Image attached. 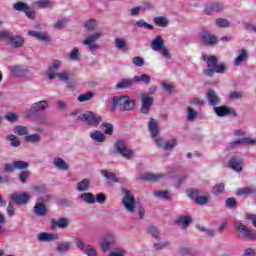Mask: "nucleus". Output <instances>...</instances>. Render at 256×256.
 Returning <instances> with one entry per match:
<instances>
[{
    "label": "nucleus",
    "instance_id": "7ed1b4c3",
    "mask_svg": "<svg viewBox=\"0 0 256 256\" xmlns=\"http://www.w3.org/2000/svg\"><path fill=\"white\" fill-rule=\"evenodd\" d=\"M164 45H165V40L163 39V37L156 36L152 40L150 47L152 51L161 53L164 59H171V54L169 53V50Z\"/></svg>",
    "mask_w": 256,
    "mask_h": 256
},
{
    "label": "nucleus",
    "instance_id": "2eb2a0df",
    "mask_svg": "<svg viewBox=\"0 0 256 256\" xmlns=\"http://www.w3.org/2000/svg\"><path fill=\"white\" fill-rule=\"evenodd\" d=\"M113 245H115V235L107 234L103 237L101 242L102 251H109V249H113Z\"/></svg>",
    "mask_w": 256,
    "mask_h": 256
},
{
    "label": "nucleus",
    "instance_id": "a18cd8bd",
    "mask_svg": "<svg viewBox=\"0 0 256 256\" xmlns=\"http://www.w3.org/2000/svg\"><path fill=\"white\" fill-rule=\"evenodd\" d=\"M148 233L149 235H151L152 237H154V239H161V232H159V228L156 226H150L148 228Z\"/></svg>",
    "mask_w": 256,
    "mask_h": 256
},
{
    "label": "nucleus",
    "instance_id": "f8f14e48",
    "mask_svg": "<svg viewBox=\"0 0 256 256\" xmlns=\"http://www.w3.org/2000/svg\"><path fill=\"white\" fill-rule=\"evenodd\" d=\"M213 110L218 117H227V115H230L231 117H237V112L235 109L229 108L227 106H214Z\"/></svg>",
    "mask_w": 256,
    "mask_h": 256
},
{
    "label": "nucleus",
    "instance_id": "1a4fd4ad",
    "mask_svg": "<svg viewBox=\"0 0 256 256\" xmlns=\"http://www.w3.org/2000/svg\"><path fill=\"white\" fill-rule=\"evenodd\" d=\"M75 245L78 247L79 250L82 251V253H85L87 256H95L97 255V251H95V248H93L91 245H85V241L81 238L75 239Z\"/></svg>",
    "mask_w": 256,
    "mask_h": 256
},
{
    "label": "nucleus",
    "instance_id": "864d4df0",
    "mask_svg": "<svg viewBox=\"0 0 256 256\" xmlns=\"http://www.w3.org/2000/svg\"><path fill=\"white\" fill-rule=\"evenodd\" d=\"M177 145V140L172 139L170 141H166L164 143V146L162 149H164V151H171L173 150V148Z\"/></svg>",
    "mask_w": 256,
    "mask_h": 256
},
{
    "label": "nucleus",
    "instance_id": "4be33fe9",
    "mask_svg": "<svg viewBox=\"0 0 256 256\" xmlns=\"http://www.w3.org/2000/svg\"><path fill=\"white\" fill-rule=\"evenodd\" d=\"M225 7L221 3L210 4L205 7L204 13L205 15H213V13H219V11H223Z\"/></svg>",
    "mask_w": 256,
    "mask_h": 256
},
{
    "label": "nucleus",
    "instance_id": "6e6d98bb",
    "mask_svg": "<svg viewBox=\"0 0 256 256\" xmlns=\"http://www.w3.org/2000/svg\"><path fill=\"white\" fill-rule=\"evenodd\" d=\"M91 99H93V93L92 92H86V93L81 94L80 96H78V101L80 103H83L85 101H91Z\"/></svg>",
    "mask_w": 256,
    "mask_h": 256
},
{
    "label": "nucleus",
    "instance_id": "b1692460",
    "mask_svg": "<svg viewBox=\"0 0 256 256\" xmlns=\"http://www.w3.org/2000/svg\"><path fill=\"white\" fill-rule=\"evenodd\" d=\"M8 40L10 41V44L11 46L14 48V49H19L21 48V46L23 45V43H25V39L23 38V36H19V35H16V36H9Z\"/></svg>",
    "mask_w": 256,
    "mask_h": 256
},
{
    "label": "nucleus",
    "instance_id": "774afa93",
    "mask_svg": "<svg viewBox=\"0 0 256 256\" xmlns=\"http://www.w3.org/2000/svg\"><path fill=\"white\" fill-rule=\"evenodd\" d=\"M102 127H105V135H111L113 133V124L103 122Z\"/></svg>",
    "mask_w": 256,
    "mask_h": 256
},
{
    "label": "nucleus",
    "instance_id": "49530a36",
    "mask_svg": "<svg viewBox=\"0 0 256 256\" xmlns=\"http://www.w3.org/2000/svg\"><path fill=\"white\" fill-rule=\"evenodd\" d=\"M14 133L20 136L29 135V129H27L25 126H15Z\"/></svg>",
    "mask_w": 256,
    "mask_h": 256
},
{
    "label": "nucleus",
    "instance_id": "4468645a",
    "mask_svg": "<svg viewBox=\"0 0 256 256\" xmlns=\"http://www.w3.org/2000/svg\"><path fill=\"white\" fill-rule=\"evenodd\" d=\"M59 234L40 232L37 235V241L40 243H51V241H58Z\"/></svg>",
    "mask_w": 256,
    "mask_h": 256
},
{
    "label": "nucleus",
    "instance_id": "79ce46f5",
    "mask_svg": "<svg viewBox=\"0 0 256 256\" xmlns=\"http://www.w3.org/2000/svg\"><path fill=\"white\" fill-rule=\"evenodd\" d=\"M255 192H256V190L254 188L245 187V188L238 190L237 195H239V197H247V195H252V193H255Z\"/></svg>",
    "mask_w": 256,
    "mask_h": 256
},
{
    "label": "nucleus",
    "instance_id": "9d476101",
    "mask_svg": "<svg viewBox=\"0 0 256 256\" xmlns=\"http://www.w3.org/2000/svg\"><path fill=\"white\" fill-rule=\"evenodd\" d=\"M115 149L122 157H125V159H131V157H133V151L127 149V143L124 140H118L115 143Z\"/></svg>",
    "mask_w": 256,
    "mask_h": 256
},
{
    "label": "nucleus",
    "instance_id": "5701e85b",
    "mask_svg": "<svg viewBox=\"0 0 256 256\" xmlns=\"http://www.w3.org/2000/svg\"><path fill=\"white\" fill-rule=\"evenodd\" d=\"M249 59V51L245 49L239 50V55L234 60V65L239 67L242 63H245Z\"/></svg>",
    "mask_w": 256,
    "mask_h": 256
},
{
    "label": "nucleus",
    "instance_id": "cd10ccee",
    "mask_svg": "<svg viewBox=\"0 0 256 256\" xmlns=\"http://www.w3.org/2000/svg\"><path fill=\"white\" fill-rule=\"evenodd\" d=\"M53 165L60 171H69V164H67L61 157L54 158Z\"/></svg>",
    "mask_w": 256,
    "mask_h": 256
},
{
    "label": "nucleus",
    "instance_id": "aec40b11",
    "mask_svg": "<svg viewBox=\"0 0 256 256\" xmlns=\"http://www.w3.org/2000/svg\"><path fill=\"white\" fill-rule=\"evenodd\" d=\"M52 229H67L69 227V218L61 217L58 220L51 219Z\"/></svg>",
    "mask_w": 256,
    "mask_h": 256
},
{
    "label": "nucleus",
    "instance_id": "7c9ffc66",
    "mask_svg": "<svg viewBox=\"0 0 256 256\" xmlns=\"http://www.w3.org/2000/svg\"><path fill=\"white\" fill-rule=\"evenodd\" d=\"M214 73H225V65L223 64H216L214 68L205 70V75L208 77H213Z\"/></svg>",
    "mask_w": 256,
    "mask_h": 256
},
{
    "label": "nucleus",
    "instance_id": "4c0bfd02",
    "mask_svg": "<svg viewBox=\"0 0 256 256\" xmlns=\"http://www.w3.org/2000/svg\"><path fill=\"white\" fill-rule=\"evenodd\" d=\"M134 83H144V85H149L151 83V76L148 74H141L139 76H134Z\"/></svg>",
    "mask_w": 256,
    "mask_h": 256
},
{
    "label": "nucleus",
    "instance_id": "72a5a7b5",
    "mask_svg": "<svg viewBox=\"0 0 256 256\" xmlns=\"http://www.w3.org/2000/svg\"><path fill=\"white\" fill-rule=\"evenodd\" d=\"M89 187H91V181L89 179L85 178L77 183V191H79L80 193L89 191Z\"/></svg>",
    "mask_w": 256,
    "mask_h": 256
},
{
    "label": "nucleus",
    "instance_id": "f03ea898",
    "mask_svg": "<svg viewBox=\"0 0 256 256\" xmlns=\"http://www.w3.org/2000/svg\"><path fill=\"white\" fill-rule=\"evenodd\" d=\"M46 109H49V102L47 100L35 102L29 109L24 111V117H26V119L37 117L39 113H43V111H46Z\"/></svg>",
    "mask_w": 256,
    "mask_h": 256
},
{
    "label": "nucleus",
    "instance_id": "680f3d73",
    "mask_svg": "<svg viewBox=\"0 0 256 256\" xmlns=\"http://www.w3.org/2000/svg\"><path fill=\"white\" fill-rule=\"evenodd\" d=\"M216 25H217V27H222V28L230 27L229 20L223 19V18H218L216 20Z\"/></svg>",
    "mask_w": 256,
    "mask_h": 256
},
{
    "label": "nucleus",
    "instance_id": "603ef678",
    "mask_svg": "<svg viewBox=\"0 0 256 256\" xmlns=\"http://www.w3.org/2000/svg\"><path fill=\"white\" fill-rule=\"evenodd\" d=\"M81 53H79V48H74L69 54L70 61H79Z\"/></svg>",
    "mask_w": 256,
    "mask_h": 256
},
{
    "label": "nucleus",
    "instance_id": "20e7f679",
    "mask_svg": "<svg viewBox=\"0 0 256 256\" xmlns=\"http://www.w3.org/2000/svg\"><path fill=\"white\" fill-rule=\"evenodd\" d=\"M79 121H83L92 127H99L103 118L97 115L95 112L88 111L78 116Z\"/></svg>",
    "mask_w": 256,
    "mask_h": 256
},
{
    "label": "nucleus",
    "instance_id": "13d9d810",
    "mask_svg": "<svg viewBox=\"0 0 256 256\" xmlns=\"http://www.w3.org/2000/svg\"><path fill=\"white\" fill-rule=\"evenodd\" d=\"M223 191H225V184L219 183L214 186L212 193L214 195H221V193H223Z\"/></svg>",
    "mask_w": 256,
    "mask_h": 256
},
{
    "label": "nucleus",
    "instance_id": "ddd939ff",
    "mask_svg": "<svg viewBox=\"0 0 256 256\" xmlns=\"http://www.w3.org/2000/svg\"><path fill=\"white\" fill-rule=\"evenodd\" d=\"M228 166L232 171L241 173L243 171V158L241 156H233L228 162Z\"/></svg>",
    "mask_w": 256,
    "mask_h": 256
},
{
    "label": "nucleus",
    "instance_id": "6e6552de",
    "mask_svg": "<svg viewBox=\"0 0 256 256\" xmlns=\"http://www.w3.org/2000/svg\"><path fill=\"white\" fill-rule=\"evenodd\" d=\"M122 203L128 213H135V196L131 194V191H125V196L122 199Z\"/></svg>",
    "mask_w": 256,
    "mask_h": 256
},
{
    "label": "nucleus",
    "instance_id": "e433bc0d",
    "mask_svg": "<svg viewBox=\"0 0 256 256\" xmlns=\"http://www.w3.org/2000/svg\"><path fill=\"white\" fill-rule=\"evenodd\" d=\"M91 139L95 141L96 143H103L105 141V134L103 132L96 130L90 134Z\"/></svg>",
    "mask_w": 256,
    "mask_h": 256
},
{
    "label": "nucleus",
    "instance_id": "0eeeda50",
    "mask_svg": "<svg viewBox=\"0 0 256 256\" xmlns=\"http://www.w3.org/2000/svg\"><path fill=\"white\" fill-rule=\"evenodd\" d=\"M9 202L15 205H27L29 203V194L14 192L9 195Z\"/></svg>",
    "mask_w": 256,
    "mask_h": 256
},
{
    "label": "nucleus",
    "instance_id": "a19ab883",
    "mask_svg": "<svg viewBox=\"0 0 256 256\" xmlns=\"http://www.w3.org/2000/svg\"><path fill=\"white\" fill-rule=\"evenodd\" d=\"M6 141H10L12 147H20L21 146V140H19V138H17V136H15L13 134H8L6 136Z\"/></svg>",
    "mask_w": 256,
    "mask_h": 256
},
{
    "label": "nucleus",
    "instance_id": "de8ad7c7",
    "mask_svg": "<svg viewBox=\"0 0 256 256\" xmlns=\"http://www.w3.org/2000/svg\"><path fill=\"white\" fill-rule=\"evenodd\" d=\"M35 7L39 9H47V7H51V1L49 0H38L34 3Z\"/></svg>",
    "mask_w": 256,
    "mask_h": 256
},
{
    "label": "nucleus",
    "instance_id": "c85d7f7f",
    "mask_svg": "<svg viewBox=\"0 0 256 256\" xmlns=\"http://www.w3.org/2000/svg\"><path fill=\"white\" fill-rule=\"evenodd\" d=\"M191 221H193L191 216H180L175 220V223L176 225H179L180 227H182V229H187V227L191 225Z\"/></svg>",
    "mask_w": 256,
    "mask_h": 256
},
{
    "label": "nucleus",
    "instance_id": "dca6fc26",
    "mask_svg": "<svg viewBox=\"0 0 256 256\" xmlns=\"http://www.w3.org/2000/svg\"><path fill=\"white\" fill-rule=\"evenodd\" d=\"M33 213L37 217H45L48 213L47 205L41 201L36 200V203L33 207Z\"/></svg>",
    "mask_w": 256,
    "mask_h": 256
},
{
    "label": "nucleus",
    "instance_id": "f3484780",
    "mask_svg": "<svg viewBox=\"0 0 256 256\" xmlns=\"http://www.w3.org/2000/svg\"><path fill=\"white\" fill-rule=\"evenodd\" d=\"M63 62L61 60H54L52 65L48 67L47 70V76L49 79H56L57 78V73L56 71H59V67H61Z\"/></svg>",
    "mask_w": 256,
    "mask_h": 256
},
{
    "label": "nucleus",
    "instance_id": "412c9836",
    "mask_svg": "<svg viewBox=\"0 0 256 256\" xmlns=\"http://www.w3.org/2000/svg\"><path fill=\"white\" fill-rule=\"evenodd\" d=\"M201 37L205 45H217V37L209 33V31L204 30L201 34Z\"/></svg>",
    "mask_w": 256,
    "mask_h": 256
},
{
    "label": "nucleus",
    "instance_id": "2f4dec72",
    "mask_svg": "<svg viewBox=\"0 0 256 256\" xmlns=\"http://www.w3.org/2000/svg\"><path fill=\"white\" fill-rule=\"evenodd\" d=\"M153 23L155 25H157V27H169V19H167V17L164 16H157L153 18Z\"/></svg>",
    "mask_w": 256,
    "mask_h": 256
},
{
    "label": "nucleus",
    "instance_id": "bf43d9fd",
    "mask_svg": "<svg viewBox=\"0 0 256 256\" xmlns=\"http://www.w3.org/2000/svg\"><path fill=\"white\" fill-rule=\"evenodd\" d=\"M243 94L240 91H232L229 93L230 101H237V99H242Z\"/></svg>",
    "mask_w": 256,
    "mask_h": 256
},
{
    "label": "nucleus",
    "instance_id": "9b49d317",
    "mask_svg": "<svg viewBox=\"0 0 256 256\" xmlns=\"http://www.w3.org/2000/svg\"><path fill=\"white\" fill-rule=\"evenodd\" d=\"M234 225L236 229H238V231H240V233L244 235V237H246V239L256 241V232H253L251 229L247 228L243 223L239 221H236Z\"/></svg>",
    "mask_w": 256,
    "mask_h": 256
},
{
    "label": "nucleus",
    "instance_id": "423d86ee",
    "mask_svg": "<svg viewBox=\"0 0 256 256\" xmlns=\"http://www.w3.org/2000/svg\"><path fill=\"white\" fill-rule=\"evenodd\" d=\"M151 107H153V97L149 96L147 93H142L140 113L149 115V113H151Z\"/></svg>",
    "mask_w": 256,
    "mask_h": 256
},
{
    "label": "nucleus",
    "instance_id": "3c124183",
    "mask_svg": "<svg viewBox=\"0 0 256 256\" xmlns=\"http://www.w3.org/2000/svg\"><path fill=\"white\" fill-rule=\"evenodd\" d=\"M29 5H27V3L25 2H17L14 4V9L15 11H20L25 13V11H27Z\"/></svg>",
    "mask_w": 256,
    "mask_h": 256
},
{
    "label": "nucleus",
    "instance_id": "f704fd0d",
    "mask_svg": "<svg viewBox=\"0 0 256 256\" xmlns=\"http://www.w3.org/2000/svg\"><path fill=\"white\" fill-rule=\"evenodd\" d=\"M196 229H198V231H200L201 233H205L208 237H215V235H217V230L213 228H207L199 224L196 225Z\"/></svg>",
    "mask_w": 256,
    "mask_h": 256
},
{
    "label": "nucleus",
    "instance_id": "393cba45",
    "mask_svg": "<svg viewBox=\"0 0 256 256\" xmlns=\"http://www.w3.org/2000/svg\"><path fill=\"white\" fill-rule=\"evenodd\" d=\"M148 128H149L152 139H155V137L159 135V124L155 119L150 118V121L148 123Z\"/></svg>",
    "mask_w": 256,
    "mask_h": 256
},
{
    "label": "nucleus",
    "instance_id": "338daca9",
    "mask_svg": "<svg viewBox=\"0 0 256 256\" xmlns=\"http://www.w3.org/2000/svg\"><path fill=\"white\" fill-rule=\"evenodd\" d=\"M154 196L157 197V199H169V193L167 191H155Z\"/></svg>",
    "mask_w": 256,
    "mask_h": 256
},
{
    "label": "nucleus",
    "instance_id": "052dcab7",
    "mask_svg": "<svg viewBox=\"0 0 256 256\" xmlns=\"http://www.w3.org/2000/svg\"><path fill=\"white\" fill-rule=\"evenodd\" d=\"M188 115H187V119L188 121H195V119H197V111H195V109L188 107Z\"/></svg>",
    "mask_w": 256,
    "mask_h": 256
},
{
    "label": "nucleus",
    "instance_id": "bb28decb",
    "mask_svg": "<svg viewBox=\"0 0 256 256\" xmlns=\"http://www.w3.org/2000/svg\"><path fill=\"white\" fill-rule=\"evenodd\" d=\"M256 140L249 137L237 139L231 143L232 147H239V145H255Z\"/></svg>",
    "mask_w": 256,
    "mask_h": 256
},
{
    "label": "nucleus",
    "instance_id": "4d7b16f0",
    "mask_svg": "<svg viewBox=\"0 0 256 256\" xmlns=\"http://www.w3.org/2000/svg\"><path fill=\"white\" fill-rule=\"evenodd\" d=\"M56 77H58V79L64 83H69V71L56 73Z\"/></svg>",
    "mask_w": 256,
    "mask_h": 256
},
{
    "label": "nucleus",
    "instance_id": "0e129e2a",
    "mask_svg": "<svg viewBox=\"0 0 256 256\" xmlns=\"http://www.w3.org/2000/svg\"><path fill=\"white\" fill-rule=\"evenodd\" d=\"M199 195H200V192L197 189L188 190V197L194 201H197Z\"/></svg>",
    "mask_w": 256,
    "mask_h": 256
},
{
    "label": "nucleus",
    "instance_id": "58836bf2",
    "mask_svg": "<svg viewBox=\"0 0 256 256\" xmlns=\"http://www.w3.org/2000/svg\"><path fill=\"white\" fill-rule=\"evenodd\" d=\"M135 25H136V27H138V29H146L148 31H153V29H155V27L153 25L147 23L143 19L136 21Z\"/></svg>",
    "mask_w": 256,
    "mask_h": 256
},
{
    "label": "nucleus",
    "instance_id": "f257e3e1",
    "mask_svg": "<svg viewBox=\"0 0 256 256\" xmlns=\"http://www.w3.org/2000/svg\"><path fill=\"white\" fill-rule=\"evenodd\" d=\"M117 107H122L124 111H134L135 99L129 95L114 96L111 104L112 111H116Z\"/></svg>",
    "mask_w": 256,
    "mask_h": 256
},
{
    "label": "nucleus",
    "instance_id": "c03bdc74",
    "mask_svg": "<svg viewBox=\"0 0 256 256\" xmlns=\"http://www.w3.org/2000/svg\"><path fill=\"white\" fill-rule=\"evenodd\" d=\"M11 75H13V77H23L25 75V70L22 66H15L11 70Z\"/></svg>",
    "mask_w": 256,
    "mask_h": 256
},
{
    "label": "nucleus",
    "instance_id": "69168bd1",
    "mask_svg": "<svg viewBox=\"0 0 256 256\" xmlns=\"http://www.w3.org/2000/svg\"><path fill=\"white\" fill-rule=\"evenodd\" d=\"M67 21V18L59 19L58 21L55 22L54 29H63V27L67 25Z\"/></svg>",
    "mask_w": 256,
    "mask_h": 256
},
{
    "label": "nucleus",
    "instance_id": "ea45409f",
    "mask_svg": "<svg viewBox=\"0 0 256 256\" xmlns=\"http://www.w3.org/2000/svg\"><path fill=\"white\" fill-rule=\"evenodd\" d=\"M163 177V174H151V173H146L142 175V179L144 181H159Z\"/></svg>",
    "mask_w": 256,
    "mask_h": 256
},
{
    "label": "nucleus",
    "instance_id": "09e8293b",
    "mask_svg": "<svg viewBox=\"0 0 256 256\" xmlns=\"http://www.w3.org/2000/svg\"><path fill=\"white\" fill-rule=\"evenodd\" d=\"M27 143H39L41 141V136L39 134H30L25 137Z\"/></svg>",
    "mask_w": 256,
    "mask_h": 256
},
{
    "label": "nucleus",
    "instance_id": "a878e982",
    "mask_svg": "<svg viewBox=\"0 0 256 256\" xmlns=\"http://www.w3.org/2000/svg\"><path fill=\"white\" fill-rule=\"evenodd\" d=\"M135 85V80L133 79H122L118 82L115 86V89L124 90V89H131Z\"/></svg>",
    "mask_w": 256,
    "mask_h": 256
},
{
    "label": "nucleus",
    "instance_id": "e2e57ef3",
    "mask_svg": "<svg viewBox=\"0 0 256 256\" xmlns=\"http://www.w3.org/2000/svg\"><path fill=\"white\" fill-rule=\"evenodd\" d=\"M34 191L39 193V195H45L47 193V186L45 184L36 185L34 186Z\"/></svg>",
    "mask_w": 256,
    "mask_h": 256
},
{
    "label": "nucleus",
    "instance_id": "c756f323",
    "mask_svg": "<svg viewBox=\"0 0 256 256\" xmlns=\"http://www.w3.org/2000/svg\"><path fill=\"white\" fill-rule=\"evenodd\" d=\"M203 61L207 62L208 69H214L219 63V60L215 56H207V54H202Z\"/></svg>",
    "mask_w": 256,
    "mask_h": 256
},
{
    "label": "nucleus",
    "instance_id": "473e14b6",
    "mask_svg": "<svg viewBox=\"0 0 256 256\" xmlns=\"http://www.w3.org/2000/svg\"><path fill=\"white\" fill-rule=\"evenodd\" d=\"M80 199L84 201V203H87L88 205H93L96 203L95 195L91 192H84L80 195Z\"/></svg>",
    "mask_w": 256,
    "mask_h": 256
},
{
    "label": "nucleus",
    "instance_id": "39448f33",
    "mask_svg": "<svg viewBox=\"0 0 256 256\" xmlns=\"http://www.w3.org/2000/svg\"><path fill=\"white\" fill-rule=\"evenodd\" d=\"M101 35H103L102 32H95L94 34L87 36V38L83 41V45L88 46V49L92 55H95V52L97 49H99V44L95 43V41H99Z\"/></svg>",
    "mask_w": 256,
    "mask_h": 256
},
{
    "label": "nucleus",
    "instance_id": "a211bd4d",
    "mask_svg": "<svg viewBox=\"0 0 256 256\" xmlns=\"http://www.w3.org/2000/svg\"><path fill=\"white\" fill-rule=\"evenodd\" d=\"M206 99L211 107H216V105H219L221 99L217 95V92H215L213 89H209L206 93Z\"/></svg>",
    "mask_w": 256,
    "mask_h": 256
},
{
    "label": "nucleus",
    "instance_id": "5fc2aeb1",
    "mask_svg": "<svg viewBox=\"0 0 256 256\" xmlns=\"http://www.w3.org/2000/svg\"><path fill=\"white\" fill-rule=\"evenodd\" d=\"M14 167L15 169H19V170L27 169L29 167V163L23 160H17V161H14Z\"/></svg>",
    "mask_w": 256,
    "mask_h": 256
},
{
    "label": "nucleus",
    "instance_id": "c9c22d12",
    "mask_svg": "<svg viewBox=\"0 0 256 256\" xmlns=\"http://www.w3.org/2000/svg\"><path fill=\"white\" fill-rule=\"evenodd\" d=\"M102 177L108 179L109 181H113V183H119V178H117V174L115 172H109L108 170H101Z\"/></svg>",
    "mask_w": 256,
    "mask_h": 256
},
{
    "label": "nucleus",
    "instance_id": "6ab92c4d",
    "mask_svg": "<svg viewBox=\"0 0 256 256\" xmlns=\"http://www.w3.org/2000/svg\"><path fill=\"white\" fill-rule=\"evenodd\" d=\"M28 35L30 37H34L35 39H38V41H42L43 43H51V36H49L43 32L30 30V31H28Z\"/></svg>",
    "mask_w": 256,
    "mask_h": 256
},
{
    "label": "nucleus",
    "instance_id": "37998d69",
    "mask_svg": "<svg viewBox=\"0 0 256 256\" xmlns=\"http://www.w3.org/2000/svg\"><path fill=\"white\" fill-rule=\"evenodd\" d=\"M69 249H71V242H62L60 244H58V247L56 248V251H58V253H67V251H69Z\"/></svg>",
    "mask_w": 256,
    "mask_h": 256
},
{
    "label": "nucleus",
    "instance_id": "8fccbe9b",
    "mask_svg": "<svg viewBox=\"0 0 256 256\" xmlns=\"http://www.w3.org/2000/svg\"><path fill=\"white\" fill-rule=\"evenodd\" d=\"M84 27H85L88 31H95V27H97V20H95V19L87 20V21L84 23Z\"/></svg>",
    "mask_w": 256,
    "mask_h": 256
}]
</instances>
